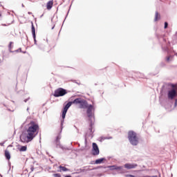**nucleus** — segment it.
<instances>
[{
    "label": "nucleus",
    "mask_w": 177,
    "mask_h": 177,
    "mask_svg": "<svg viewBox=\"0 0 177 177\" xmlns=\"http://www.w3.org/2000/svg\"><path fill=\"white\" fill-rule=\"evenodd\" d=\"M39 132V125L38 123L31 121L26 129V134H22L20 136V140L22 143H28L35 138L38 133Z\"/></svg>",
    "instance_id": "f257e3e1"
},
{
    "label": "nucleus",
    "mask_w": 177,
    "mask_h": 177,
    "mask_svg": "<svg viewBox=\"0 0 177 177\" xmlns=\"http://www.w3.org/2000/svg\"><path fill=\"white\" fill-rule=\"evenodd\" d=\"M128 139L133 146H138L139 144V137H138V134L135 131H129Z\"/></svg>",
    "instance_id": "f03ea898"
},
{
    "label": "nucleus",
    "mask_w": 177,
    "mask_h": 177,
    "mask_svg": "<svg viewBox=\"0 0 177 177\" xmlns=\"http://www.w3.org/2000/svg\"><path fill=\"white\" fill-rule=\"evenodd\" d=\"M172 89L168 91V98L174 99L176 96H177V84H171Z\"/></svg>",
    "instance_id": "7ed1b4c3"
},
{
    "label": "nucleus",
    "mask_w": 177,
    "mask_h": 177,
    "mask_svg": "<svg viewBox=\"0 0 177 177\" xmlns=\"http://www.w3.org/2000/svg\"><path fill=\"white\" fill-rule=\"evenodd\" d=\"M64 95H67V90L63 88H59L55 91L53 96L55 97H60L64 96Z\"/></svg>",
    "instance_id": "20e7f679"
},
{
    "label": "nucleus",
    "mask_w": 177,
    "mask_h": 177,
    "mask_svg": "<svg viewBox=\"0 0 177 177\" xmlns=\"http://www.w3.org/2000/svg\"><path fill=\"white\" fill-rule=\"evenodd\" d=\"M73 104V102H68L64 106L62 110V120H64L66 118V114H67V111H68V109L71 107V105Z\"/></svg>",
    "instance_id": "39448f33"
},
{
    "label": "nucleus",
    "mask_w": 177,
    "mask_h": 177,
    "mask_svg": "<svg viewBox=\"0 0 177 177\" xmlns=\"http://www.w3.org/2000/svg\"><path fill=\"white\" fill-rule=\"evenodd\" d=\"M99 147H97V144L93 142V149H92V154L93 156H99Z\"/></svg>",
    "instance_id": "423d86ee"
},
{
    "label": "nucleus",
    "mask_w": 177,
    "mask_h": 177,
    "mask_svg": "<svg viewBox=\"0 0 177 177\" xmlns=\"http://www.w3.org/2000/svg\"><path fill=\"white\" fill-rule=\"evenodd\" d=\"M92 110H93V106L88 105L87 107V115L88 118H92L93 117L92 115Z\"/></svg>",
    "instance_id": "0eeeda50"
},
{
    "label": "nucleus",
    "mask_w": 177,
    "mask_h": 177,
    "mask_svg": "<svg viewBox=\"0 0 177 177\" xmlns=\"http://www.w3.org/2000/svg\"><path fill=\"white\" fill-rule=\"evenodd\" d=\"M89 105L88 104V102L85 100H82L81 103L80 104V109H88V106Z\"/></svg>",
    "instance_id": "6e6552de"
},
{
    "label": "nucleus",
    "mask_w": 177,
    "mask_h": 177,
    "mask_svg": "<svg viewBox=\"0 0 177 177\" xmlns=\"http://www.w3.org/2000/svg\"><path fill=\"white\" fill-rule=\"evenodd\" d=\"M136 167H138L137 164L127 163L124 165V168L127 169H133V168H136Z\"/></svg>",
    "instance_id": "1a4fd4ad"
},
{
    "label": "nucleus",
    "mask_w": 177,
    "mask_h": 177,
    "mask_svg": "<svg viewBox=\"0 0 177 177\" xmlns=\"http://www.w3.org/2000/svg\"><path fill=\"white\" fill-rule=\"evenodd\" d=\"M32 24V34L35 42H37L36 35H35V28L34 27V23L31 22Z\"/></svg>",
    "instance_id": "9d476101"
},
{
    "label": "nucleus",
    "mask_w": 177,
    "mask_h": 177,
    "mask_svg": "<svg viewBox=\"0 0 177 177\" xmlns=\"http://www.w3.org/2000/svg\"><path fill=\"white\" fill-rule=\"evenodd\" d=\"M53 7V0L48 1L46 4V8L48 9V10H50Z\"/></svg>",
    "instance_id": "9b49d317"
},
{
    "label": "nucleus",
    "mask_w": 177,
    "mask_h": 177,
    "mask_svg": "<svg viewBox=\"0 0 177 177\" xmlns=\"http://www.w3.org/2000/svg\"><path fill=\"white\" fill-rule=\"evenodd\" d=\"M82 101V98H76L73 102H71L72 104H80Z\"/></svg>",
    "instance_id": "f8f14e48"
},
{
    "label": "nucleus",
    "mask_w": 177,
    "mask_h": 177,
    "mask_svg": "<svg viewBox=\"0 0 177 177\" xmlns=\"http://www.w3.org/2000/svg\"><path fill=\"white\" fill-rule=\"evenodd\" d=\"M161 19V15H160V13H158V12H156L155 13V19H154V21H158V20H160Z\"/></svg>",
    "instance_id": "ddd939ff"
},
{
    "label": "nucleus",
    "mask_w": 177,
    "mask_h": 177,
    "mask_svg": "<svg viewBox=\"0 0 177 177\" xmlns=\"http://www.w3.org/2000/svg\"><path fill=\"white\" fill-rule=\"evenodd\" d=\"M103 161H106V158H100V159H97L95 161V164H103Z\"/></svg>",
    "instance_id": "4468645a"
},
{
    "label": "nucleus",
    "mask_w": 177,
    "mask_h": 177,
    "mask_svg": "<svg viewBox=\"0 0 177 177\" xmlns=\"http://www.w3.org/2000/svg\"><path fill=\"white\" fill-rule=\"evenodd\" d=\"M88 133L90 135H92L93 133V123L91 122L90 127L88 129Z\"/></svg>",
    "instance_id": "2eb2a0df"
},
{
    "label": "nucleus",
    "mask_w": 177,
    "mask_h": 177,
    "mask_svg": "<svg viewBox=\"0 0 177 177\" xmlns=\"http://www.w3.org/2000/svg\"><path fill=\"white\" fill-rule=\"evenodd\" d=\"M5 157L7 160H10V153L9 152V151H5Z\"/></svg>",
    "instance_id": "dca6fc26"
},
{
    "label": "nucleus",
    "mask_w": 177,
    "mask_h": 177,
    "mask_svg": "<svg viewBox=\"0 0 177 177\" xmlns=\"http://www.w3.org/2000/svg\"><path fill=\"white\" fill-rule=\"evenodd\" d=\"M108 168H111V169H121L122 167L113 165V166H109Z\"/></svg>",
    "instance_id": "f3484780"
},
{
    "label": "nucleus",
    "mask_w": 177,
    "mask_h": 177,
    "mask_svg": "<svg viewBox=\"0 0 177 177\" xmlns=\"http://www.w3.org/2000/svg\"><path fill=\"white\" fill-rule=\"evenodd\" d=\"M60 139H61L60 136H57L55 143L57 146H59V145H60Z\"/></svg>",
    "instance_id": "a211bd4d"
},
{
    "label": "nucleus",
    "mask_w": 177,
    "mask_h": 177,
    "mask_svg": "<svg viewBox=\"0 0 177 177\" xmlns=\"http://www.w3.org/2000/svg\"><path fill=\"white\" fill-rule=\"evenodd\" d=\"M59 169L60 171H62V172H66V171H68V169L63 166H59Z\"/></svg>",
    "instance_id": "6ab92c4d"
},
{
    "label": "nucleus",
    "mask_w": 177,
    "mask_h": 177,
    "mask_svg": "<svg viewBox=\"0 0 177 177\" xmlns=\"http://www.w3.org/2000/svg\"><path fill=\"white\" fill-rule=\"evenodd\" d=\"M19 151H27V146H22L19 149Z\"/></svg>",
    "instance_id": "aec40b11"
},
{
    "label": "nucleus",
    "mask_w": 177,
    "mask_h": 177,
    "mask_svg": "<svg viewBox=\"0 0 177 177\" xmlns=\"http://www.w3.org/2000/svg\"><path fill=\"white\" fill-rule=\"evenodd\" d=\"M55 177H62V175H60V174H54Z\"/></svg>",
    "instance_id": "412c9836"
},
{
    "label": "nucleus",
    "mask_w": 177,
    "mask_h": 177,
    "mask_svg": "<svg viewBox=\"0 0 177 177\" xmlns=\"http://www.w3.org/2000/svg\"><path fill=\"white\" fill-rule=\"evenodd\" d=\"M165 28H168V22H165Z\"/></svg>",
    "instance_id": "4be33fe9"
},
{
    "label": "nucleus",
    "mask_w": 177,
    "mask_h": 177,
    "mask_svg": "<svg viewBox=\"0 0 177 177\" xmlns=\"http://www.w3.org/2000/svg\"><path fill=\"white\" fill-rule=\"evenodd\" d=\"M170 57H167V62H169Z\"/></svg>",
    "instance_id": "5701e85b"
},
{
    "label": "nucleus",
    "mask_w": 177,
    "mask_h": 177,
    "mask_svg": "<svg viewBox=\"0 0 177 177\" xmlns=\"http://www.w3.org/2000/svg\"><path fill=\"white\" fill-rule=\"evenodd\" d=\"M129 177H136L135 176H133V175H129Z\"/></svg>",
    "instance_id": "b1692460"
},
{
    "label": "nucleus",
    "mask_w": 177,
    "mask_h": 177,
    "mask_svg": "<svg viewBox=\"0 0 177 177\" xmlns=\"http://www.w3.org/2000/svg\"><path fill=\"white\" fill-rule=\"evenodd\" d=\"M12 46V42H10L9 47L11 48Z\"/></svg>",
    "instance_id": "393cba45"
},
{
    "label": "nucleus",
    "mask_w": 177,
    "mask_h": 177,
    "mask_svg": "<svg viewBox=\"0 0 177 177\" xmlns=\"http://www.w3.org/2000/svg\"><path fill=\"white\" fill-rule=\"evenodd\" d=\"M20 50V52H21V48H19L17 52H19Z\"/></svg>",
    "instance_id": "a878e982"
},
{
    "label": "nucleus",
    "mask_w": 177,
    "mask_h": 177,
    "mask_svg": "<svg viewBox=\"0 0 177 177\" xmlns=\"http://www.w3.org/2000/svg\"><path fill=\"white\" fill-rule=\"evenodd\" d=\"M2 15L0 14V17H1Z\"/></svg>",
    "instance_id": "bb28decb"
},
{
    "label": "nucleus",
    "mask_w": 177,
    "mask_h": 177,
    "mask_svg": "<svg viewBox=\"0 0 177 177\" xmlns=\"http://www.w3.org/2000/svg\"><path fill=\"white\" fill-rule=\"evenodd\" d=\"M3 26H6V24L3 25Z\"/></svg>",
    "instance_id": "cd10ccee"
}]
</instances>
